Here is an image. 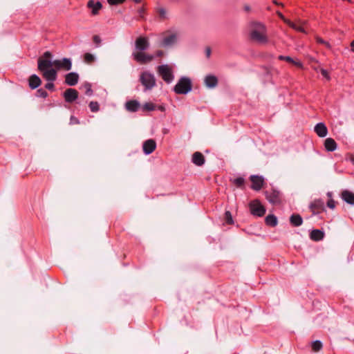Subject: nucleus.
Wrapping results in <instances>:
<instances>
[{
	"instance_id": "nucleus-46",
	"label": "nucleus",
	"mask_w": 354,
	"mask_h": 354,
	"mask_svg": "<svg viewBox=\"0 0 354 354\" xmlns=\"http://www.w3.org/2000/svg\"><path fill=\"white\" fill-rule=\"evenodd\" d=\"M93 42L97 45L101 43V39H100V36H98V35H95L93 38Z\"/></svg>"
},
{
	"instance_id": "nucleus-2",
	"label": "nucleus",
	"mask_w": 354,
	"mask_h": 354,
	"mask_svg": "<svg viewBox=\"0 0 354 354\" xmlns=\"http://www.w3.org/2000/svg\"><path fill=\"white\" fill-rule=\"evenodd\" d=\"M157 72L162 80L167 84L171 83L174 79L172 67L168 64L158 66L157 68Z\"/></svg>"
},
{
	"instance_id": "nucleus-15",
	"label": "nucleus",
	"mask_w": 354,
	"mask_h": 354,
	"mask_svg": "<svg viewBox=\"0 0 354 354\" xmlns=\"http://www.w3.org/2000/svg\"><path fill=\"white\" fill-rule=\"evenodd\" d=\"M79 75L77 73L71 72L66 75L65 82L68 86H75L77 84Z\"/></svg>"
},
{
	"instance_id": "nucleus-3",
	"label": "nucleus",
	"mask_w": 354,
	"mask_h": 354,
	"mask_svg": "<svg viewBox=\"0 0 354 354\" xmlns=\"http://www.w3.org/2000/svg\"><path fill=\"white\" fill-rule=\"evenodd\" d=\"M174 92L177 94H187L192 90V82L188 77H181L174 86Z\"/></svg>"
},
{
	"instance_id": "nucleus-28",
	"label": "nucleus",
	"mask_w": 354,
	"mask_h": 354,
	"mask_svg": "<svg viewBox=\"0 0 354 354\" xmlns=\"http://www.w3.org/2000/svg\"><path fill=\"white\" fill-rule=\"evenodd\" d=\"M266 223L268 225L274 227L277 225V218L273 214H269L266 217L265 219Z\"/></svg>"
},
{
	"instance_id": "nucleus-16",
	"label": "nucleus",
	"mask_w": 354,
	"mask_h": 354,
	"mask_svg": "<svg viewBox=\"0 0 354 354\" xmlns=\"http://www.w3.org/2000/svg\"><path fill=\"white\" fill-rule=\"evenodd\" d=\"M43 77L49 82H53L57 78V71L53 68L41 71Z\"/></svg>"
},
{
	"instance_id": "nucleus-19",
	"label": "nucleus",
	"mask_w": 354,
	"mask_h": 354,
	"mask_svg": "<svg viewBox=\"0 0 354 354\" xmlns=\"http://www.w3.org/2000/svg\"><path fill=\"white\" fill-rule=\"evenodd\" d=\"M177 37L178 36L176 33H172L163 39L162 45L163 46H172L177 41Z\"/></svg>"
},
{
	"instance_id": "nucleus-30",
	"label": "nucleus",
	"mask_w": 354,
	"mask_h": 354,
	"mask_svg": "<svg viewBox=\"0 0 354 354\" xmlns=\"http://www.w3.org/2000/svg\"><path fill=\"white\" fill-rule=\"evenodd\" d=\"M305 23H306L305 21H301L299 24H294V27H292V28L295 29V30H297L298 32L306 33L305 28L303 27V25Z\"/></svg>"
},
{
	"instance_id": "nucleus-49",
	"label": "nucleus",
	"mask_w": 354,
	"mask_h": 354,
	"mask_svg": "<svg viewBox=\"0 0 354 354\" xmlns=\"http://www.w3.org/2000/svg\"><path fill=\"white\" fill-rule=\"evenodd\" d=\"M206 55L207 57H209L211 55V49L209 48H207L205 50Z\"/></svg>"
},
{
	"instance_id": "nucleus-8",
	"label": "nucleus",
	"mask_w": 354,
	"mask_h": 354,
	"mask_svg": "<svg viewBox=\"0 0 354 354\" xmlns=\"http://www.w3.org/2000/svg\"><path fill=\"white\" fill-rule=\"evenodd\" d=\"M53 64L54 66L57 70L63 69L64 71H70L72 68V62L69 58L54 60Z\"/></svg>"
},
{
	"instance_id": "nucleus-52",
	"label": "nucleus",
	"mask_w": 354,
	"mask_h": 354,
	"mask_svg": "<svg viewBox=\"0 0 354 354\" xmlns=\"http://www.w3.org/2000/svg\"><path fill=\"white\" fill-rule=\"evenodd\" d=\"M351 50L353 52H354V41H353L351 44Z\"/></svg>"
},
{
	"instance_id": "nucleus-55",
	"label": "nucleus",
	"mask_w": 354,
	"mask_h": 354,
	"mask_svg": "<svg viewBox=\"0 0 354 354\" xmlns=\"http://www.w3.org/2000/svg\"><path fill=\"white\" fill-rule=\"evenodd\" d=\"M136 3H140L142 0H133Z\"/></svg>"
},
{
	"instance_id": "nucleus-24",
	"label": "nucleus",
	"mask_w": 354,
	"mask_h": 354,
	"mask_svg": "<svg viewBox=\"0 0 354 354\" xmlns=\"http://www.w3.org/2000/svg\"><path fill=\"white\" fill-rule=\"evenodd\" d=\"M140 104L137 100H129L126 102L125 107L127 110L131 112H136L140 108Z\"/></svg>"
},
{
	"instance_id": "nucleus-42",
	"label": "nucleus",
	"mask_w": 354,
	"mask_h": 354,
	"mask_svg": "<svg viewBox=\"0 0 354 354\" xmlns=\"http://www.w3.org/2000/svg\"><path fill=\"white\" fill-rule=\"evenodd\" d=\"M327 206L330 209H334L335 207V201L330 198L327 202Z\"/></svg>"
},
{
	"instance_id": "nucleus-33",
	"label": "nucleus",
	"mask_w": 354,
	"mask_h": 354,
	"mask_svg": "<svg viewBox=\"0 0 354 354\" xmlns=\"http://www.w3.org/2000/svg\"><path fill=\"white\" fill-rule=\"evenodd\" d=\"M315 39H316V41H317L318 44H323V45H324V46H325L327 48H328V49H330V48H331V47H332V46H331V45L330 44V43H329V42H328V41H325V40H324L322 38H321V37H319L317 36V37H315Z\"/></svg>"
},
{
	"instance_id": "nucleus-31",
	"label": "nucleus",
	"mask_w": 354,
	"mask_h": 354,
	"mask_svg": "<svg viewBox=\"0 0 354 354\" xmlns=\"http://www.w3.org/2000/svg\"><path fill=\"white\" fill-rule=\"evenodd\" d=\"M322 348V344L320 341L316 340L312 343V349L315 352H317Z\"/></svg>"
},
{
	"instance_id": "nucleus-5",
	"label": "nucleus",
	"mask_w": 354,
	"mask_h": 354,
	"mask_svg": "<svg viewBox=\"0 0 354 354\" xmlns=\"http://www.w3.org/2000/svg\"><path fill=\"white\" fill-rule=\"evenodd\" d=\"M52 54L49 51H46L44 53L42 57H39L38 59V69L41 71H45L46 69H50L53 66H54L53 62H52L50 58H51Z\"/></svg>"
},
{
	"instance_id": "nucleus-47",
	"label": "nucleus",
	"mask_w": 354,
	"mask_h": 354,
	"mask_svg": "<svg viewBox=\"0 0 354 354\" xmlns=\"http://www.w3.org/2000/svg\"><path fill=\"white\" fill-rule=\"evenodd\" d=\"M46 88L53 90L54 88V84L52 82L47 83L45 85Z\"/></svg>"
},
{
	"instance_id": "nucleus-26",
	"label": "nucleus",
	"mask_w": 354,
	"mask_h": 354,
	"mask_svg": "<svg viewBox=\"0 0 354 354\" xmlns=\"http://www.w3.org/2000/svg\"><path fill=\"white\" fill-rule=\"evenodd\" d=\"M324 233L319 230H313L310 234V239L315 241H319L324 239Z\"/></svg>"
},
{
	"instance_id": "nucleus-53",
	"label": "nucleus",
	"mask_w": 354,
	"mask_h": 354,
	"mask_svg": "<svg viewBox=\"0 0 354 354\" xmlns=\"http://www.w3.org/2000/svg\"><path fill=\"white\" fill-rule=\"evenodd\" d=\"M350 160L353 163V165H354V156H351Z\"/></svg>"
},
{
	"instance_id": "nucleus-48",
	"label": "nucleus",
	"mask_w": 354,
	"mask_h": 354,
	"mask_svg": "<svg viewBox=\"0 0 354 354\" xmlns=\"http://www.w3.org/2000/svg\"><path fill=\"white\" fill-rule=\"evenodd\" d=\"M283 21H284L286 24H288L290 27H291V28H292V27H294V24H295V23L292 22L290 20H289V19H286H286L283 20Z\"/></svg>"
},
{
	"instance_id": "nucleus-50",
	"label": "nucleus",
	"mask_w": 354,
	"mask_h": 354,
	"mask_svg": "<svg viewBox=\"0 0 354 354\" xmlns=\"http://www.w3.org/2000/svg\"><path fill=\"white\" fill-rule=\"evenodd\" d=\"M156 55L158 57H161L163 55V52L162 50H158L156 52Z\"/></svg>"
},
{
	"instance_id": "nucleus-39",
	"label": "nucleus",
	"mask_w": 354,
	"mask_h": 354,
	"mask_svg": "<svg viewBox=\"0 0 354 354\" xmlns=\"http://www.w3.org/2000/svg\"><path fill=\"white\" fill-rule=\"evenodd\" d=\"M278 59L280 60L286 61L289 63H291L292 62H293V59L289 56L279 55L278 57Z\"/></svg>"
},
{
	"instance_id": "nucleus-13",
	"label": "nucleus",
	"mask_w": 354,
	"mask_h": 354,
	"mask_svg": "<svg viewBox=\"0 0 354 354\" xmlns=\"http://www.w3.org/2000/svg\"><path fill=\"white\" fill-rule=\"evenodd\" d=\"M250 180L252 182V189L254 190H260L263 185V178L259 176H251Z\"/></svg>"
},
{
	"instance_id": "nucleus-38",
	"label": "nucleus",
	"mask_w": 354,
	"mask_h": 354,
	"mask_svg": "<svg viewBox=\"0 0 354 354\" xmlns=\"http://www.w3.org/2000/svg\"><path fill=\"white\" fill-rule=\"evenodd\" d=\"M225 214V218L227 220V223L228 224H232L233 223V220H232V217L231 213L229 211H227Z\"/></svg>"
},
{
	"instance_id": "nucleus-57",
	"label": "nucleus",
	"mask_w": 354,
	"mask_h": 354,
	"mask_svg": "<svg viewBox=\"0 0 354 354\" xmlns=\"http://www.w3.org/2000/svg\"><path fill=\"white\" fill-rule=\"evenodd\" d=\"M314 70L318 71V68H314Z\"/></svg>"
},
{
	"instance_id": "nucleus-25",
	"label": "nucleus",
	"mask_w": 354,
	"mask_h": 354,
	"mask_svg": "<svg viewBox=\"0 0 354 354\" xmlns=\"http://www.w3.org/2000/svg\"><path fill=\"white\" fill-rule=\"evenodd\" d=\"M324 147L328 151H334L337 149V143L334 139L328 138L324 141Z\"/></svg>"
},
{
	"instance_id": "nucleus-18",
	"label": "nucleus",
	"mask_w": 354,
	"mask_h": 354,
	"mask_svg": "<svg viewBox=\"0 0 354 354\" xmlns=\"http://www.w3.org/2000/svg\"><path fill=\"white\" fill-rule=\"evenodd\" d=\"M315 131L317 134L318 136L321 138H324L326 136L328 133V129L326 126L322 123H318L315 127Z\"/></svg>"
},
{
	"instance_id": "nucleus-45",
	"label": "nucleus",
	"mask_w": 354,
	"mask_h": 354,
	"mask_svg": "<svg viewBox=\"0 0 354 354\" xmlns=\"http://www.w3.org/2000/svg\"><path fill=\"white\" fill-rule=\"evenodd\" d=\"M292 64H293L294 65H295L296 66L300 68H303V64L299 61V60H294L293 59V62H291Z\"/></svg>"
},
{
	"instance_id": "nucleus-12",
	"label": "nucleus",
	"mask_w": 354,
	"mask_h": 354,
	"mask_svg": "<svg viewBox=\"0 0 354 354\" xmlns=\"http://www.w3.org/2000/svg\"><path fill=\"white\" fill-rule=\"evenodd\" d=\"M63 96L66 102L71 103L75 101L78 97V92L74 88H67Z\"/></svg>"
},
{
	"instance_id": "nucleus-20",
	"label": "nucleus",
	"mask_w": 354,
	"mask_h": 354,
	"mask_svg": "<svg viewBox=\"0 0 354 354\" xmlns=\"http://www.w3.org/2000/svg\"><path fill=\"white\" fill-rule=\"evenodd\" d=\"M192 160L196 166H202L205 163V157L202 153L196 151L192 155Z\"/></svg>"
},
{
	"instance_id": "nucleus-22",
	"label": "nucleus",
	"mask_w": 354,
	"mask_h": 354,
	"mask_svg": "<svg viewBox=\"0 0 354 354\" xmlns=\"http://www.w3.org/2000/svg\"><path fill=\"white\" fill-rule=\"evenodd\" d=\"M341 196L346 203L350 205H354V193L348 190H344L342 192Z\"/></svg>"
},
{
	"instance_id": "nucleus-23",
	"label": "nucleus",
	"mask_w": 354,
	"mask_h": 354,
	"mask_svg": "<svg viewBox=\"0 0 354 354\" xmlns=\"http://www.w3.org/2000/svg\"><path fill=\"white\" fill-rule=\"evenodd\" d=\"M41 84V79L37 75H32L28 79V84L32 89L37 88Z\"/></svg>"
},
{
	"instance_id": "nucleus-6",
	"label": "nucleus",
	"mask_w": 354,
	"mask_h": 354,
	"mask_svg": "<svg viewBox=\"0 0 354 354\" xmlns=\"http://www.w3.org/2000/svg\"><path fill=\"white\" fill-rule=\"evenodd\" d=\"M250 209L251 214L257 216H263L266 213L265 207L258 200H254L250 202Z\"/></svg>"
},
{
	"instance_id": "nucleus-7",
	"label": "nucleus",
	"mask_w": 354,
	"mask_h": 354,
	"mask_svg": "<svg viewBox=\"0 0 354 354\" xmlns=\"http://www.w3.org/2000/svg\"><path fill=\"white\" fill-rule=\"evenodd\" d=\"M132 56L138 63L145 64L151 62L154 56L143 52H133Z\"/></svg>"
},
{
	"instance_id": "nucleus-32",
	"label": "nucleus",
	"mask_w": 354,
	"mask_h": 354,
	"mask_svg": "<svg viewBox=\"0 0 354 354\" xmlns=\"http://www.w3.org/2000/svg\"><path fill=\"white\" fill-rule=\"evenodd\" d=\"M88 106L92 112H97L100 109V106L97 102L92 101L89 103Z\"/></svg>"
},
{
	"instance_id": "nucleus-29",
	"label": "nucleus",
	"mask_w": 354,
	"mask_h": 354,
	"mask_svg": "<svg viewBox=\"0 0 354 354\" xmlns=\"http://www.w3.org/2000/svg\"><path fill=\"white\" fill-rule=\"evenodd\" d=\"M95 60V57L93 55L86 53L84 55V61L86 64H91Z\"/></svg>"
},
{
	"instance_id": "nucleus-56",
	"label": "nucleus",
	"mask_w": 354,
	"mask_h": 354,
	"mask_svg": "<svg viewBox=\"0 0 354 354\" xmlns=\"http://www.w3.org/2000/svg\"><path fill=\"white\" fill-rule=\"evenodd\" d=\"M310 60H311V61H313V62H317V61L315 59H314V58H311V59H310Z\"/></svg>"
},
{
	"instance_id": "nucleus-44",
	"label": "nucleus",
	"mask_w": 354,
	"mask_h": 354,
	"mask_svg": "<svg viewBox=\"0 0 354 354\" xmlns=\"http://www.w3.org/2000/svg\"><path fill=\"white\" fill-rule=\"evenodd\" d=\"M80 124V120L75 116H71L70 118V124Z\"/></svg>"
},
{
	"instance_id": "nucleus-35",
	"label": "nucleus",
	"mask_w": 354,
	"mask_h": 354,
	"mask_svg": "<svg viewBox=\"0 0 354 354\" xmlns=\"http://www.w3.org/2000/svg\"><path fill=\"white\" fill-rule=\"evenodd\" d=\"M244 178H242V177H239V178H235L234 180H233V183L236 186V187H241L244 184Z\"/></svg>"
},
{
	"instance_id": "nucleus-41",
	"label": "nucleus",
	"mask_w": 354,
	"mask_h": 354,
	"mask_svg": "<svg viewBox=\"0 0 354 354\" xmlns=\"http://www.w3.org/2000/svg\"><path fill=\"white\" fill-rule=\"evenodd\" d=\"M320 72L322 73V75L328 80H330V76L328 73V72L326 70V69H324V68H320Z\"/></svg>"
},
{
	"instance_id": "nucleus-10",
	"label": "nucleus",
	"mask_w": 354,
	"mask_h": 354,
	"mask_svg": "<svg viewBox=\"0 0 354 354\" xmlns=\"http://www.w3.org/2000/svg\"><path fill=\"white\" fill-rule=\"evenodd\" d=\"M310 209L314 214L323 212L325 209L324 201L322 199H315L310 205Z\"/></svg>"
},
{
	"instance_id": "nucleus-43",
	"label": "nucleus",
	"mask_w": 354,
	"mask_h": 354,
	"mask_svg": "<svg viewBox=\"0 0 354 354\" xmlns=\"http://www.w3.org/2000/svg\"><path fill=\"white\" fill-rule=\"evenodd\" d=\"M107 1L110 5H118L122 3L124 0H107Z\"/></svg>"
},
{
	"instance_id": "nucleus-9",
	"label": "nucleus",
	"mask_w": 354,
	"mask_h": 354,
	"mask_svg": "<svg viewBox=\"0 0 354 354\" xmlns=\"http://www.w3.org/2000/svg\"><path fill=\"white\" fill-rule=\"evenodd\" d=\"M136 52H143L149 47V39L145 37H139L135 41Z\"/></svg>"
},
{
	"instance_id": "nucleus-51",
	"label": "nucleus",
	"mask_w": 354,
	"mask_h": 354,
	"mask_svg": "<svg viewBox=\"0 0 354 354\" xmlns=\"http://www.w3.org/2000/svg\"><path fill=\"white\" fill-rule=\"evenodd\" d=\"M278 15L283 21L286 19L283 14L281 12H278Z\"/></svg>"
},
{
	"instance_id": "nucleus-40",
	"label": "nucleus",
	"mask_w": 354,
	"mask_h": 354,
	"mask_svg": "<svg viewBox=\"0 0 354 354\" xmlns=\"http://www.w3.org/2000/svg\"><path fill=\"white\" fill-rule=\"evenodd\" d=\"M158 12L162 18H165L167 15V11L164 8H159L158 9Z\"/></svg>"
},
{
	"instance_id": "nucleus-54",
	"label": "nucleus",
	"mask_w": 354,
	"mask_h": 354,
	"mask_svg": "<svg viewBox=\"0 0 354 354\" xmlns=\"http://www.w3.org/2000/svg\"><path fill=\"white\" fill-rule=\"evenodd\" d=\"M327 195H328V196L329 198H331V196H332V193H331V192H328Z\"/></svg>"
},
{
	"instance_id": "nucleus-27",
	"label": "nucleus",
	"mask_w": 354,
	"mask_h": 354,
	"mask_svg": "<svg viewBox=\"0 0 354 354\" xmlns=\"http://www.w3.org/2000/svg\"><path fill=\"white\" fill-rule=\"evenodd\" d=\"M290 221L295 227L300 226L303 223L302 218L299 214H292L290 216Z\"/></svg>"
},
{
	"instance_id": "nucleus-4",
	"label": "nucleus",
	"mask_w": 354,
	"mask_h": 354,
	"mask_svg": "<svg viewBox=\"0 0 354 354\" xmlns=\"http://www.w3.org/2000/svg\"><path fill=\"white\" fill-rule=\"evenodd\" d=\"M140 81L145 86V90H151L156 85V78L154 75L147 71H145L141 73L140 76Z\"/></svg>"
},
{
	"instance_id": "nucleus-21",
	"label": "nucleus",
	"mask_w": 354,
	"mask_h": 354,
	"mask_svg": "<svg viewBox=\"0 0 354 354\" xmlns=\"http://www.w3.org/2000/svg\"><path fill=\"white\" fill-rule=\"evenodd\" d=\"M266 198L268 201L272 204H277L280 202V196L279 193L276 191H272L271 192H266Z\"/></svg>"
},
{
	"instance_id": "nucleus-14",
	"label": "nucleus",
	"mask_w": 354,
	"mask_h": 354,
	"mask_svg": "<svg viewBox=\"0 0 354 354\" xmlns=\"http://www.w3.org/2000/svg\"><path fill=\"white\" fill-rule=\"evenodd\" d=\"M156 143L152 139L146 140L143 143V146H142L143 151L146 155H149V154L151 153L156 149Z\"/></svg>"
},
{
	"instance_id": "nucleus-11",
	"label": "nucleus",
	"mask_w": 354,
	"mask_h": 354,
	"mask_svg": "<svg viewBox=\"0 0 354 354\" xmlns=\"http://www.w3.org/2000/svg\"><path fill=\"white\" fill-rule=\"evenodd\" d=\"M87 8L91 10L92 15H97L102 8V5L98 1L89 0L87 3Z\"/></svg>"
},
{
	"instance_id": "nucleus-36",
	"label": "nucleus",
	"mask_w": 354,
	"mask_h": 354,
	"mask_svg": "<svg viewBox=\"0 0 354 354\" xmlns=\"http://www.w3.org/2000/svg\"><path fill=\"white\" fill-rule=\"evenodd\" d=\"M83 87L85 89V93L87 95H91L93 94V90L91 88V85L89 83H85L83 85Z\"/></svg>"
},
{
	"instance_id": "nucleus-1",
	"label": "nucleus",
	"mask_w": 354,
	"mask_h": 354,
	"mask_svg": "<svg viewBox=\"0 0 354 354\" xmlns=\"http://www.w3.org/2000/svg\"><path fill=\"white\" fill-rule=\"evenodd\" d=\"M249 35L250 39L256 43L266 44L268 42L266 27L261 23H250Z\"/></svg>"
},
{
	"instance_id": "nucleus-17",
	"label": "nucleus",
	"mask_w": 354,
	"mask_h": 354,
	"mask_svg": "<svg viewBox=\"0 0 354 354\" xmlns=\"http://www.w3.org/2000/svg\"><path fill=\"white\" fill-rule=\"evenodd\" d=\"M204 82L207 87L212 88L217 86L218 79L215 75H208L205 77Z\"/></svg>"
},
{
	"instance_id": "nucleus-34",
	"label": "nucleus",
	"mask_w": 354,
	"mask_h": 354,
	"mask_svg": "<svg viewBox=\"0 0 354 354\" xmlns=\"http://www.w3.org/2000/svg\"><path fill=\"white\" fill-rule=\"evenodd\" d=\"M142 109L148 111H153L155 109V105L151 102H147L143 105Z\"/></svg>"
},
{
	"instance_id": "nucleus-37",
	"label": "nucleus",
	"mask_w": 354,
	"mask_h": 354,
	"mask_svg": "<svg viewBox=\"0 0 354 354\" xmlns=\"http://www.w3.org/2000/svg\"><path fill=\"white\" fill-rule=\"evenodd\" d=\"M37 95L39 97H41L45 98V97H46L48 96L47 92L45 90L42 89V88H40V89L37 90Z\"/></svg>"
}]
</instances>
